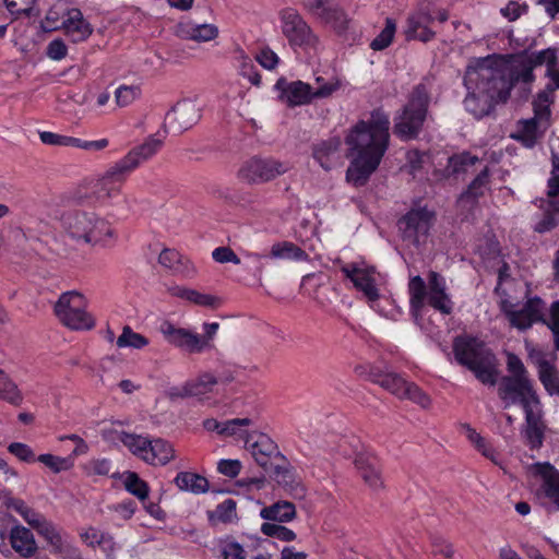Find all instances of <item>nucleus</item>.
I'll return each mask as SVG.
<instances>
[{
	"label": "nucleus",
	"mask_w": 559,
	"mask_h": 559,
	"mask_svg": "<svg viewBox=\"0 0 559 559\" xmlns=\"http://www.w3.org/2000/svg\"><path fill=\"white\" fill-rule=\"evenodd\" d=\"M531 76L530 62L522 59H506L502 56H488L473 61L466 69L464 85L467 96L466 110L481 118L490 112L499 102H506L511 88Z\"/></svg>",
	"instance_id": "obj_1"
},
{
	"label": "nucleus",
	"mask_w": 559,
	"mask_h": 559,
	"mask_svg": "<svg viewBox=\"0 0 559 559\" xmlns=\"http://www.w3.org/2000/svg\"><path fill=\"white\" fill-rule=\"evenodd\" d=\"M389 116L381 109L371 112L368 120L358 121L348 132L345 142L353 157L346 180L355 187L365 186L378 168L390 143Z\"/></svg>",
	"instance_id": "obj_2"
},
{
	"label": "nucleus",
	"mask_w": 559,
	"mask_h": 559,
	"mask_svg": "<svg viewBox=\"0 0 559 559\" xmlns=\"http://www.w3.org/2000/svg\"><path fill=\"white\" fill-rule=\"evenodd\" d=\"M60 221L63 231L78 243L105 248L118 239L108 218L94 211L69 210L62 213Z\"/></svg>",
	"instance_id": "obj_3"
},
{
	"label": "nucleus",
	"mask_w": 559,
	"mask_h": 559,
	"mask_svg": "<svg viewBox=\"0 0 559 559\" xmlns=\"http://www.w3.org/2000/svg\"><path fill=\"white\" fill-rule=\"evenodd\" d=\"M455 360L471 370L483 384L493 386L499 377L496 355L484 342L468 335L456 336L453 341Z\"/></svg>",
	"instance_id": "obj_4"
},
{
	"label": "nucleus",
	"mask_w": 559,
	"mask_h": 559,
	"mask_svg": "<svg viewBox=\"0 0 559 559\" xmlns=\"http://www.w3.org/2000/svg\"><path fill=\"white\" fill-rule=\"evenodd\" d=\"M432 79L424 78L408 94L406 104L394 116L393 133L402 140L416 139L428 116Z\"/></svg>",
	"instance_id": "obj_5"
},
{
	"label": "nucleus",
	"mask_w": 559,
	"mask_h": 559,
	"mask_svg": "<svg viewBox=\"0 0 559 559\" xmlns=\"http://www.w3.org/2000/svg\"><path fill=\"white\" fill-rule=\"evenodd\" d=\"M409 306L417 317L425 302L442 314L453 311V301L447 292L445 278L436 271L427 275V283L419 275L413 276L408 282Z\"/></svg>",
	"instance_id": "obj_6"
},
{
	"label": "nucleus",
	"mask_w": 559,
	"mask_h": 559,
	"mask_svg": "<svg viewBox=\"0 0 559 559\" xmlns=\"http://www.w3.org/2000/svg\"><path fill=\"white\" fill-rule=\"evenodd\" d=\"M127 174L117 163L102 175L82 181L72 192L71 199L76 204L93 203L105 206L121 193V185Z\"/></svg>",
	"instance_id": "obj_7"
},
{
	"label": "nucleus",
	"mask_w": 559,
	"mask_h": 559,
	"mask_svg": "<svg viewBox=\"0 0 559 559\" xmlns=\"http://www.w3.org/2000/svg\"><path fill=\"white\" fill-rule=\"evenodd\" d=\"M340 83L331 81L319 85L317 88L302 81H287L284 78L277 80L275 88L280 92V98L288 107L307 105L314 98H325L331 96L337 88Z\"/></svg>",
	"instance_id": "obj_8"
},
{
	"label": "nucleus",
	"mask_w": 559,
	"mask_h": 559,
	"mask_svg": "<svg viewBox=\"0 0 559 559\" xmlns=\"http://www.w3.org/2000/svg\"><path fill=\"white\" fill-rule=\"evenodd\" d=\"M85 307L86 302L82 294L74 290L67 292L57 300L55 314L71 330H91L95 326V320L85 311Z\"/></svg>",
	"instance_id": "obj_9"
},
{
	"label": "nucleus",
	"mask_w": 559,
	"mask_h": 559,
	"mask_svg": "<svg viewBox=\"0 0 559 559\" xmlns=\"http://www.w3.org/2000/svg\"><path fill=\"white\" fill-rule=\"evenodd\" d=\"M552 171L548 179L547 199L540 201V214L534 231L546 234L559 226V151H552Z\"/></svg>",
	"instance_id": "obj_10"
},
{
	"label": "nucleus",
	"mask_w": 559,
	"mask_h": 559,
	"mask_svg": "<svg viewBox=\"0 0 559 559\" xmlns=\"http://www.w3.org/2000/svg\"><path fill=\"white\" fill-rule=\"evenodd\" d=\"M280 21L283 35L293 47L314 48L318 37L304 16L294 8H284L280 11Z\"/></svg>",
	"instance_id": "obj_11"
},
{
	"label": "nucleus",
	"mask_w": 559,
	"mask_h": 559,
	"mask_svg": "<svg viewBox=\"0 0 559 559\" xmlns=\"http://www.w3.org/2000/svg\"><path fill=\"white\" fill-rule=\"evenodd\" d=\"M289 168L288 163L254 156L241 165L237 177L248 185H260L286 174Z\"/></svg>",
	"instance_id": "obj_12"
},
{
	"label": "nucleus",
	"mask_w": 559,
	"mask_h": 559,
	"mask_svg": "<svg viewBox=\"0 0 559 559\" xmlns=\"http://www.w3.org/2000/svg\"><path fill=\"white\" fill-rule=\"evenodd\" d=\"M501 311L508 318L510 325L521 331L530 329L536 322H546V304L539 298H530L521 309L504 298L500 301Z\"/></svg>",
	"instance_id": "obj_13"
},
{
	"label": "nucleus",
	"mask_w": 559,
	"mask_h": 559,
	"mask_svg": "<svg viewBox=\"0 0 559 559\" xmlns=\"http://www.w3.org/2000/svg\"><path fill=\"white\" fill-rule=\"evenodd\" d=\"M498 395L504 402V407L519 403L523 408L539 404V399L528 378L503 377L498 386Z\"/></svg>",
	"instance_id": "obj_14"
},
{
	"label": "nucleus",
	"mask_w": 559,
	"mask_h": 559,
	"mask_svg": "<svg viewBox=\"0 0 559 559\" xmlns=\"http://www.w3.org/2000/svg\"><path fill=\"white\" fill-rule=\"evenodd\" d=\"M435 221V213L427 207L412 209L402 218L397 226L404 240L413 243L419 242L420 236H427Z\"/></svg>",
	"instance_id": "obj_15"
},
{
	"label": "nucleus",
	"mask_w": 559,
	"mask_h": 559,
	"mask_svg": "<svg viewBox=\"0 0 559 559\" xmlns=\"http://www.w3.org/2000/svg\"><path fill=\"white\" fill-rule=\"evenodd\" d=\"M202 116V107L197 100L178 102L166 115V123L173 132L181 133L192 128Z\"/></svg>",
	"instance_id": "obj_16"
},
{
	"label": "nucleus",
	"mask_w": 559,
	"mask_h": 559,
	"mask_svg": "<svg viewBox=\"0 0 559 559\" xmlns=\"http://www.w3.org/2000/svg\"><path fill=\"white\" fill-rule=\"evenodd\" d=\"M341 271L368 300L374 301L379 299L377 272L373 266H362L353 263L342 266Z\"/></svg>",
	"instance_id": "obj_17"
},
{
	"label": "nucleus",
	"mask_w": 559,
	"mask_h": 559,
	"mask_svg": "<svg viewBox=\"0 0 559 559\" xmlns=\"http://www.w3.org/2000/svg\"><path fill=\"white\" fill-rule=\"evenodd\" d=\"M245 445L250 450L255 462L265 471L273 466L271 463L273 457L282 456L277 444L267 435L255 430L246 436Z\"/></svg>",
	"instance_id": "obj_18"
},
{
	"label": "nucleus",
	"mask_w": 559,
	"mask_h": 559,
	"mask_svg": "<svg viewBox=\"0 0 559 559\" xmlns=\"http://www.w3.org/2000/svg\"><path fill=\"white\" fill-rule=\"evenodd\" d=\"M525 424L522 433L531 449H539L543 445L546 424L544 421V414L542 405L533 404L524 405Z\"/></svg>",
	"instance_id": "obj_19"
},
{
	"label": "nucleus",
	"mask_w": 559,
	"mask_h": 559,
	"mask_svg": "<svg viewBox=\"0 0 559 559\" xmlns=\"http://www.w3.org/2000/svg\"><path fill=\"white\" fill-rule=\"evenodd\" d=\"M163 146V140L155 135H150L146 140L133 147L117 164L127 174V176L136 169L141 164L151 159Z\"/></svg>",
	"instance_id": "obj_20"
},
{
	"label": "nucleus",
	"mask_w": 559,
	"mask_h": 559,
	"mask_svg": "<svg viewBox=\"0 0 559 559\" xmlns=\"http://www.w3.org/2000/svg\"><path fill=\"white\" fill-rule=\"evenodd\" d=\"M160 332L170 345L186 353L200 354L203 352L199 334L191 330L177 328L171 322L166 321L160 325Z\"/></svg>",
	"instance_id": "obj_21"
},
{
	"label": "nucleus",
	"mask_w": 559,
	"mask_h": 559,
	"mask_svg": "<svg viewBox=\"0 0 559 559\" xmlns=\"http://www.w3.org/2000/svg\"><path fill=\"white\" fill-rule=\"evenodd\" d=\"M535 471L542 478V495L551 503V510L559 511V471L548 462L536 463Z\"/></svg>",
	"instance_id": "obj_22"
},
{
	"label": "nucleus",
	"mask_w": 559,
	"mask_h": 559,
	"mask_svg": "<svg viewBox=\"0 0 559 559\" xmlns=\"http://www.w3.org/2000/svg\"><path fill=\"white\" fill-rule=\"evenodd\" d=\"M355 466L365 484L373 491L384 487L378 460L369 454L359 453L355 457Z\"/></svg>",
	"instance_id": "obj_23"
},
{
	"label": "nucleus",
	"mask_w": 559,
	"mask_h": 559,
	"mask_svg": "<svg viewBox=\"0 0 559 559\" xmlns=\"http://www.w3.org/2000/svg\"><path fill=\"white\" fill-rule=\"evenodd\" d=\"M435 22L432 13L420 10L407 20V28L405 31L408 39H418L420 41L431 40L436 33L431 29V24Z\"/></svg>",
	"instance_id": "obj_24"
},
{
	"label": "nucleus",
	"mask_w": 559,
	"mask_h": 559,
	"mask_svg": "<svg viewBox=\"0 0 559 559\" xmlns=\"http://www.w3.org/2000/svg\"><path fill=\"white\" fill-rule=\"evenodd\" d=\"M340 147L341 139L333 136L314 144L312 147V156L324 170H330L338 159Z\"/></svg>",
	"instance_id": "obj_25"
},
{
	"label": "nucleus",
	"mask_w": 559,
	"mask_h": 559,
	"mask_svg": "<svg viewBox=\"0 0 559 559\" xmlns=\"http://www.w3.org/2000/svg\"><path fill=\"white\" fill-rule=\"evenodd\" d=\"M63 31L73 43L85 40L93 32L88 22L83 17L79 9L72 8L69 16L63 22Z\"/></svg>",
	"instance_id": "obj_26"
},
{
	"label": "nucleus",
	"mask_w": 559,
	"mask_h": 559,
	"mask_svg": "<svg viewBox=\"0 0 559 559\" xmlns=\"http://www.w3.org/2000/svg\"><path fill=\"white\" fill-rule=\"evenodd\" d=\"M489 176L488 166L483 165L477 176L468 185L466 191L460 195L459 203L462 206H473L478 198L484 195L489 183Z\"/></svg>",
	"instance_id": "obj_27"
},
{
	"label": "nucleus",
	"mask_w": 559,
	"mask_h": 559,
	"mask_svg": "<svg viewBox=\"0 0 559 559\" xmlns=\"http://www.w3.org/2000/svg\"><path fill=\"white\" fill-rule=\"evenodd\" d=\"M10 543L12 548L24 558L32 557L37 550V544L33 533L21 525L12 527Z\"/></svg>",
	"instance_id": "obj_28"
},
{
	"label": "nucleus",
	"mask_w": 559,
	"mask_h": 559,
	"mask_svg": "<svg viewBox=\"0 0 559 559\" xmlns=\"http://www.w3.org/2000/svg\"><path fill=\"white\" fill-rule=\"evenodd\" d=\"M158 263L173 271L175 274H180L186 277H190L194 274V267L189 260H183L182 255L175 249H164L159 253Z\"/></svg>",
	"instance_id": "obj_29"
},
{
	"label": "nucleus",
	"mask_w": 559,
	"mask_h": 559,
	"mask_svg": "<svg viewBox=\"0 0 559 559\" xmlns=\"http://www.w3.org/2000/svg\"><path fill=\"white\" fill-rule=\"evenodd\" d=\"M147 452L144 456V462L151 465H166L175 457L173 445L160 438L150 440Z\"/></svg>",
	"instance_id": "obj_30"
},
{
	"label": "nucleus",
	"mask_w": 559,
	"mask_h": 559,
	"mask_svg": "<svg viewBox=\"0 0 559 559\" xmlns=\"http://www.w3.org/2000/svg\"><path fill=\"white\" fill-rule=\"evenodd\" d=\"M476 165L483 166V162L469 152H462L449 158L447 173L453 176L466 175L474 173L477 169Z\"/></svg>",
	"instance_id": "obj_31"
},
{
	"label": "nucleus",
	"mask_w": 559,
	"mask_h": 559,
	"mask_svg": "<svg viewBox=\"0 0 559 559\" xmlns=\"http://www.w3.org/2000/svg\"><path fill=\"white\" fill-rule=\"evenodd\" d=\"M319 20L333 27L337 33H344L350 22L345 10L333 0L328 4Z\"/></svg>",
	"instance_id": "obj_32"
},
{
	"label": "nucleus",
	"mask_w": 559,
	"mask_h": 559,
	"mask_svg": "<svg viewBox=\"0 0 559 559\" xmlns=\"http://www.w3.org/2000/svg\"><path fill=\"white\" fill-rule=\"evenodd\" d=\"M260 516L272 522H289L296 516L295 504L289 501H277L261 510Z\"/></svg>",
	"instance_id": "obj_33"
},
{
	"label": "nucleus",
	"mask_w": 559,
	"mask_h": 559,
	"mask_svg": "<svg viewBox=\"0 0 559 559\" xmlns=\"http://www.w3.org/2000/svg\"><path fill=\"white\" fill-rule=\"evenodd\" d=\"M511 59H522L530 62L531 66V76L527 80H521L523 84H530L534 80L533 70L537 66L546 64L547 70H550L557 64V50L552 48H547L540 50L530 57L527 56H515L511 57Z\"/></svg>",
	"instance_id": "obj_34"
},
{
	"label": "nucleus",
	"mask_w": 559,
	"mask_h": 559,
	"mask_svg": "<svg viewBox=\"0 0 559 559\" xmlns=\"http://www.w3.org/2000/svg\"><path fill=\"white\" fill-rule=\"evenodd\" d=\"M270 257L273 259L307 261L308 254L300 247L290 241L276 242L271 247Z\"/></svg>",
	"instance_id": "obj_35"
},
{
	"label": "nucleus",
	"mask_w": 559,
	"mask_h": 559,
	"mask_svg": "<svg viewBox=\"0 0 559 559\" xmlns=\"http://www.w3.org/2000/svg\"><path fill=\"white\" fill-rule=\"evenodd\" d=\"M548 126L533 118L525 120L514 139L521 141L525 146L532 147L542 138Z\"/></svg>",
	"instance_id": "obj_36"
},
{
	"label": "nucleus",
	"mask_w": 559,
	"mask_h": 559,
	"mask_svg": "<svg viewBox=\"0 0 559 559\" xmlns=\"http://www.w3.org/2000/svg\"><path fill=\"white\" fill-rule=\"evenodd\" d=\"M175 483L180 490L193 493H204L209 490L207 479L199 474L190 472H180L176 476Z\"/></svg>",
	"instance_id": "obj_37"
},
{
	"label": "nucleus",
	"mask_w": 559,
	"mask_h": 559,
	"mask_svg": "<svg viewBox=\"0 0 559 559\" xmlns=\"http://www.w3.org/2000/svg\"><path fill=\"white\" fill-rule=\"evenodd\" d=\"M190 397L201 400L209 393H212L218 379L211 372H202L197 378L187 381Z\"/></svg>",
	"instance_id": "obj_38"
},
{
	"label": "nucleus",
	"mask_w": 559,
	"mask_h": 559,
	"mask_svg": "<svg viewBox=\"0 0 559 559\" xmlns=\"http://www.w3.org/2000/svg\"><path fill=\"white\" fill-rule=\"evenodd\" d=\"M71 9L62 1L55 3L47 12L43 27L45 31L63 28V22L69 16Z\"/></svg>",
	"instance_id": "obj_39"
},
{
	"label": "nucleus",
	"mask_w": 559,
	"mask_h": 559,
	"mask_svg": "<svg viewBox=\"0 0 559 559\" xmlns=\"http://www.w3.org/2000/svg\"><path fill=\"white\" fill-rule=\"evenodd\" d=\"M371 379L373 382L378 383L397 397H401L403 390L407 384V381L396 373H381L377 371L371 373Z\"/></svg>",
	"instance_id": "obj_40"
},
{
	"label": "nucleus",
	"mask_w": 559,
	"mask_h": 559,
	"mask_svg": "<svg viewBox=\"0 0 559 559\" xmlns=\"http://www.w3.org/2000/svg\"><path fill=\"white\" fill-rule=\"evenodd\" d=\"M118 440L126 445L133 455L144 461V456L148 453L147 447L150 440L135 433H129L126 431L119 432Z\"/></svg>",
	"instance_id": "obj_41"
},
{
	"label": "nucleus",
	"mask_w": 559,
	"mask_h": 559,
	"mask_svg": "<svg viewBox=\"0 0 559 559\" xmlns=\"http://www.w3.org/2000/svg\"><path fill=\"white\" fill-rule=\"evenodd\" d=\"M183 36L199 43L210 41L218 36V28L214 24H199L187 28Z\"/></svg>",
	"instance_id": "obj_42"
},
{
	"label": "nucleus",
	"mask_w": 559,
	"mask_h": 559,
	"mask_svg": "<svg viewBox=\"0 0 559 559\" xmlns=\"http://www.w3.org/2000/svg\"><path fill=\"white\" fill-rule=\"evenodd\" d=\"M116 344L119 348L131 347L141 349L148 345V340L144 335L134 332L129 325H124L122 328V333L116 341Z\"/></svg>",
	"instance_id": "obj_43"
},
{
	"label": "nucleus",
	"mask_w": 559,
	"mask_h": 559,
	"mask_svg": "<svg viewBox=\"0 0 559 559\" xmlns=\"http://www.w3.org/2000/svg\"><path fill=\"white\" fill-rule=\"evenodd\" d=\"M253 425L251 418H234L225 421V437H238L246 443V436L250 435L251 431L247 430L248 427Z\"/></svg>",
	"instance_id": "obj_44"
},
{
	"label": "nucleus",
	"mask_w": 559,
	"mask_h": 559,
	"mask_svg": "<svg viewBox=\"0 0 559 559\" xmlns=\"http://www.w3.org/2000/svg\"><path fill=\"white\" fill-rule=\"evenodd\" d=\"M211 521H218L222 523H233L237 520L236 501L233 499H226L219 503L215 511L209 514Z\"/></svg>",
	"instance_id": "obj_45"
},
{
	"label": "nucleus",
	"mask_w": 559,
	"mask_h": 559,
	"mask_svg": "<svg viewBox=\"0 0 559 559\" xmlns=\"http://www.w3.org/2000/svg\"><path fill=\"white\" fill-rule=\"evenodd\" d=\"M396 31V24L393 19L385 20V26L380 34L370 43V48L380 51L390 46Z\"/></svg>",
	"instance_id": "obj_46"
},
{
	"label": "nucleus",
	"mask_w": 559,
	"mask_h": 559,
	"mask_svg": "<svg viewBox=\"0 0 559 559\" xmlns=\"http://www.w3.org/2000/svg\"><path fill=\"white\" fill-rule=\"evenodd\" d=\"M124 487L130 493L140 500H145L148 496L147 484L134 472H128L126 474Z\"/></svg>",
	"instance_id": "obj_47"
},
{
	"label": "nucleus",
	"mask_w": 559,
	"mask_h": 559,
	"mask_svg": "<svg viewBox=\"0 0 559 559\" xmlns=\"http://www.w3.org/2000/svg\"><path fill=\"white\" fill-rule=\"evenodd\" d=\"M39 535H41L47 543L53 548V551L56 552L62 544L66 542L62 538V535L57 530V527L51 523L45 520L37 528Z\"/></svg>",
	"instance_id": "obj_48"
},
{
	"label": "nucleus",
	"mask_w": 559,
	"mask_h": 559,
	"mask_svg": "<svg viewBox=\"0 0 559 559\" xmlns=\"http://www.w3.org/2000/svg\"><path fill=\"white\" fill-rule=\"evenodd\" d=\"M10 506L35 530L46 520L41 514L31 509L23 500H13Z\"/></svg>",
	"instance_id": "obj_49"
},
{
	"label": "nucleus",
	"mask_w": 559,
	"mask_h": 559,
	"mask_svg": "<svg viewBox=\"0 0 559 559\" xmlns=\"http://www.w3.org/2000/svg\"><path fill=\"white\" fill-rule=\"evenodd\" d=\"M0 396L12 404L21 402L22 396L14 382L0 369Z\"/></svg>",
	"instance_id": "obj_50"
},
{
	"label": "nucleus",
	"mask_w": 559,
	"mask_h": 559,
	"mask_svg": "<svg viewBox=\"0 0 559 559\" xmlns=\"http://www.w3.org/2000/svg\"><path fill=\"white\" fill-rule=\"evenodd\" d=\"M261 532L265 536L274 537L282 542H293L296 538V534L277 523L265 522L261 525Z\"/></svg>",
	"instance_id": "obj_51"
},
{
	"label": "nucleus",
	"mask_w": 559,
	"mask_h": 559,
	"mask_svg": "<svg viewBox=\"0 0 559 559\" xmlns=\"http://www.w3.org/2000/svg\"><path fill=\"white\" fill-rule=\"evenodd\" d=\"M37 461L43 463L45 466L50 468L53 473H60L68 471L73 466V460L71 456L60 457L52 454H40Z\"/></svg>",
	"instance_id": "obj_52"
},
{
	"label": "nucleus",
	"mask_w": 559,
	"mask_h": 559,
	"mask_svg": "<svg viewBox=\"0 0 559 559\" xmlns=\"http://www.w3.org/2000/svg\"><path fill=\"white\" fill-rule=\"evenodd\" d=\"M400 399H408L418 404L423 408H428L431 405V400L418 385L407 382Z\"/></svg>",
	"instance_id": "obj_53"
},
{
	"label": "nucleus",
	"mask_w": 559,
	"mask_h": 559,
	"mask_svg": "<svg viewBox=\"0 0 559 559\" xmlns=\"http://www.w3.org/2000/svg\"><path fill=\"white\" fill-rule=\"evenodd\" d=\"M187 301L210 309H217L222 305V299L219 297L210 294H203L195 289H191Z\"/></svg>",
	"instance_id": "obj_54"
},
{
	"label": "nucleus",
	"mask_w": 559,
	"mask_h": 559,
	"mask_svg": "<svg viewBox=\"0 0 559 559\" xmlns=\"http://www.w3.org/2000/svg\"><path fill=\"white\" fill-rule=\"evenodd\" d=\"M238 59L240 61L241 74L253 84L259 85L261 82V75L254 71V66L248 55L242 49H238Z\"/></svg>",
	"instance_id": "obj_55"
},
{
	"label": "nucleus",
	"mask_w": 559,
	"mask_h": 559,
	"mask_svg": "<svg viewBox=\"0 0 559 559\" xmlns=\"http://www.w3.org/2000/svg\"><path fill=\"white\" fill-rule=\"evenodd\" d=\"M431 554L435 559H454V547L444 538L436 537L431 544Z\"/></svg>",
	"instance_id": "obj_56"
},
{
	"label": "nucleus",
	"mask_w": 559,
	"mask_h": 559,
	"mask_svg": "<svg viewBox=\"0 0 559 559\" xmlns=\"http://www.w3.org/2000/svg\"><path fill=\"white\" fill-rule=\"evenodd\" d=\"M140 96V88L138 86L122 85L115 92L116 104L119 107H127L131 105Z\"/></svg>",
	"instance_id": "obj_57"
},
{
	"label": "nucleus",
	"mask_w": 559,
	"mask_h": 559,
	"mask_svg": "<svg viewBox=\"0 0 559 559\" xmlns=\"http://www.w3.org/2000/svg\"><path fill=\"white\" fill-rule=\"evenodd\" d=\"M8 451L23 462L32 463L36 461L33 450L25 443L12 442L9 444Z\"/></svg>",
	"instance_id": "obj_58"
},
{
	"label": "nucleus",
	"mask_w": 559,
	"mask_h": 559,
	"mask_svg": "<svg viewBox=\"0 0 559 559\" xmlns=\"http://www.w3.org/2000/svg\"><path fill=\"white\" fill-rule=\"evenodd\" d=\"M219 329V323L212 322V323H204L203 324V331L204 333L202 335L199 334V340L201 341L200 345L202 350L212 349L214 347L213 340Z\"/></svg>",
	"instance_id": "obj_59"
},
{
	"label": "nucleus",
	"mask_w": 559,
	"mask_h": 559,
	"mask_svg": "<svg viewBox=\"0 0 559 559\" xmlns=\"http://www.w3.org/2000/svg\"><path fill=\"white\" fill-rule=\"evenodd\" d=\"M255 60L266 70H274L280 62L278 56L270 47L262 48Z\"/></svg>",
	"instance_id": "obj_60"
},
{
	"label": "nucleus",
	"mask_w": 559,
	"mask_h": 559,
	"mask_svg": "<svg viewBox=\"0 0 559 559\" xmlns=\"http://www.w3.org/2000/svg\"><path fill=\"white\" fill-rule=\"evenodd\" d=\"M7 9L13 15H31L32 7L36 0H3Z\"/></svg>",
	"instance_id": "obj_61"
},
{
	"label": "nucleus",
	"mask_w": 559,
	"mask_h": 559,
	"mask_svg": "<svg viewBox=\"0 0 559 559\" xmlns=\"http://www.w3.org/2000/svg\"><path fill=\"white\" fill-rule=\"evenodd\" d=\"M223 559H246L243 547L236 542H226L221 548Z\"/></svg>",
	"instance_id": "obj_62"
},
{
	"label": "nucleus",
	"mask_w": 559,
	"mask_h": 559,
	"mask_svg": "<svg viewBox=\"0 0 559 559\" xmlns=\"http://www.w3.org/2000/svg\"><path fill=\"white\" fill-rule=\"evenodd\" d=\"M212 258L218 263H240V259L229 247H218L214 249L212 252Z\"/></svg>",
	"instance_id": "obj_63"
},
{
	"label": "nucleus",
	"mask_w": 559,
	"mask_h": 559,
	"mask_svg": "<svg viewBox=\"0 0 559 559\" xmlns=\"http://www.w3.org/2000/svg\"><path fill=\"white\" fill-rule=\"evenodd\" d=\"M555 335L556 348L559 349V300L555 301L550 308V317L546 322Z\"/></svg>",
	"instance_id": "obj_64"
}]
</instances>
